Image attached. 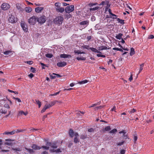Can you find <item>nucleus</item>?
<instances>
[{
  "mask_svg": "<svg viewBox=\"0 0 154 154\" xmlns=\"http://www.w3.org/2000/svg\"><path fill=\"white\" fill-rule=\"evenodd\" d=\"M31 147L34 150L40 149L41 148L39 146H38L37 145L35 144H33L32 145Z\"/></svg>",
  "mask_w": 154,
  "mask_h": 154,
  "instance_id": "obj_13",
  "label": "nucleus"
},
{
  "mask_svg": "<svg viewBox=\"0 0 154 154\" xmlns=\"http://www.w3.org/2000/svg\"><path fill=\"white\" fill-rule=\"evenodd\" d=\"M65 10H74V6L72 5L68 6Z\"/></svg>",
  "mask_w": 154,
  "mask_h": 154,
  "instance_id": "obj_22",
  "label": "nucleus"
},
{
  "mask_svg": "<svg viewBox=\"0 0 154 154\" xmlns=\"http://www.w3.org/2000/svg\"><path fill=\"white\" fill-rule=\"evenodd\" d=\"M10 6L7 3H3L1 6V8L2 10H8L10 8Z\"/></svg>",
  "mask_w": 154,
  "mask_h": 154,
  "instance_id": "obj_8",
  "label": "nucleus"
},
{
  "mask_svg": "<svg viewBox=\"0 0 154 154\" xmlns=\"http://www.w3.org/2000/svg\"><path fill=\"white\" fill-rule=\"evenodd\" d=\"M19 5H20L19 4H17L16 5L18 10H20L21 9V7Z\"/></svg>",
  "mask_w": 154,
  "mask_h": 154,
  "instance_id": "obj_63",
  "label": "nucleus"
},
{
  "mask_svg": "<svg viewBox=\"0 0 154 154\" xmlns=\"http://www.w3.org/2000/svg\"><path fill=\"white\" fill-rule=\"evenodd\" d=\"M55 5L58 8H59L61 4L59 2H56L55 4Z\"/></svg>",
  "mask_w": 154,
  "mask_h": 154,
  "instance_id": "obj_41",
  "label": "nucleus"
},
{
  "mask_svg": "<svg viewBox=\"0 0 154 154\" xmlns=\"http://www.w3.org/2000/svg\"><path fill=\"white\" fill-rule=\"evenodd\" d=\"M34 75L32 73H31L30 74H29L28 75L29 77L30 78H32L33 76Z\"/></svg>",
  "mask_w": 154,
  "mask_h": 154,
  "instance_id": "obj_60",
  "label": "nucleus"
},
{
  "mask_svg": "<svg viewBox=\"0 0 154 154\" xmlns=\"http://www.w3.org/2000/svg\"><path fill=\"white\" fill-rule=\"evenodd\" d=\"M117 131V130L116 129H114L111 130L110 132L109 133H113L114 134Z\"/></svg>",
  "mask_w": 154,
  "mask_h": 154,
  "instance_id": "obj_40",
  "label": "nucleus"
},
{
  "mask_svg": "<svg viewBox=\"0 0 154 154\" xmlns=\"http://www.w3.org/2000/svg\"><path fill=\"white\" fill-rule=\"evenodd\" d=\"M109 13V15L106 16V18H112V19H116L117 21L123 25L125 23L124 20L120 19L119 18H117V16L112 12V10H108Z\"/></svg>",
  "mask_w": 154,
  "mask_h": 154,
  "instance_id": "obj_1",
  "label": "nucleus"
},
{
  "mask_svg": "<svg viewBox=\"0 0 154 154\" xmlns=\"http://www.w3.org/2000/svg\"><path fill=\"white\" fill-rule=\"evenodd\" d=\"M4 107H5L7 108H8V109H9L10 108V106H9L8 104H5L4 105Z\"/></svg>",
  "mask_w": 154,
  "mask_h": 154,
  "instance_id": "obj_55",
  "label": "nucleus"
},
{
  "mask_svg": "<svg viewBox=\"0 0 154 154\" xmlns=\"http://www.w3.org/2000/svg\"><path fill=\"white\" fill-rule=\"evenodd\" d=\"M100 54H97V57H106V56L104 55L101 54H100V53H99Z\"/></svg>",
  "mask_w": 154,
  "mask_h": 154,
  "instance_id": "obj_47",
  "label": "nucleus"
},
{
  "mask_svg": "<svg viewBox=\"0 0 154 154\" xmlns=\"http://www.w3.org/2000/svg\"><path fill=\"white\" fill-rule=\"evenodd\" d=\"M123 34L121 33H119L116 36V38L120 40L122 38V36Z\"/></svg>",
  "mask_w": 154,
  "mask_h": 154,
  "instance_id": "obj_24",
  "label": "nucleus"
},
{
  "mask_svg": "<svg viewBox=\"0 0 154 154\" xmlns=\"http://www.w3.org/2000/svg\"><path fill=\"white\" fill-rule=\"evenodd\" d=\"M59 93H60V91H59L57 92L54 93V94H52L51 95L52 96H56V95H57L58 94H59Z\"/></svg>",
  "mask_w": 154,
  "mask_h": 154,
  "instance_id": "obj_58",
  "label": "nucleus"
},
{
  "mask_svg": "<svg viewBox=\"0 0 154 154\" xmlns=\"http://www.w3.org/2000/svg\"><path fill=\"white\" fill-rule=\"evenodd\" d=\"M136 111V109H131L128 111V112L130 114H132Z\"/></svg>",
  "mask_w": 154,
  "mask_h": 154,
  "instance_id": "obj_31",
  "label": "nucleus"
},
{
  "mask_svg": "<svg viewBox=\"0 0 154 154\" xmlns=\"http://www.w3.org/2000/svg\"><path fill=\"white\" fill-rule=\"evenodd\" d=\"M125 141H122L121 142L118 143H117L116 144L117 146H120L122 145L125 142Z\"/></svg>",
  "mask_w": 154,
  "mask_h": 154,
  "instance_id": "obj_33",
  "label": "nucleus"
},
{
  "mask_svg": "<svg viewBox=\"0 0 154 154\" xmlns=\"http://www.w3.org/2000/svg\"><path fill=\"white\" fill-rule=\"evenodd\" d=\"M76 59L78 60H86L85 57H77L76 58Z\"/></svg>",
  "mask_w": 154,
  "mask_h": 154,
  "instance_id": "obj_21",
  "label": "nucleus"
},
{
  "mask_svg": "<svg viewBox=\"0 0 154 154\" xmlns=\"http://www.w3.org/2000/svg\"><path fill=\"white\" fill-rule=\"evenodd\" d=\"M51 147L54 148H57V145L56 142H54L52 143Z\"/></svg>",
  "mask_w": 154,
  "mask_h": 154,
  "instance_id": "obj_27",
  "label": "nucleus"
},
{
  "mask_svg": "<svg viewBox=\"0 0 154 154\" xmlns=\"http://www.w3.org/2000/svg\"><path fill=\"white\" fill-rule=\"evenodd\" d=\"M144 66V63H143L140 65V68L138 74H139L142 70L143 69V67Z\"/></svg>",
  "mask_w": 154,
  "mask_h": 154,
  "instance_id": "obj_26",
  "label": "nucleus"
},
{
  "mask_svg": "<svg viewBox=\"0 0 154 154\" xmlns=\"http://www.w3.org/2000/svg\"><path fill=\"white\" fill-rule=\"evenodd\" d=\"M16 132L15 131H12L9 132H5L3 133L4 135H8V134H10V135H13Z\"/></svg>",
  "mask_w": 154,
  "mask_h": 154,
  "instance_id": "obj_17",
  "label": "nucleus"
},
{
  "mask_svg": "<svg viewBox=\"0 0 154 154\" xmlns=\"http://www.w3.org/2000/svg\"><path fill=\"white\" fill-rule=\"evenodd\" d=\"M60 57L63 58H66L68 57H71V56L69 54H62L60 55Z\"/></svg>",
  "mask_w": 154,
  "mask_h": 154,
  "instance_id": "obj_14",
  "label": "nucleus"
},
{
  "mask_svg": "<svg viewBox=\"0 0 154 154\" xmlns=\"http://www.w3.org/2000/svg\"><path fill=\"white\" fill-rule=\"evenodd\" d=\"M74 132L73 130L71 129H69V134L71 137H73L74 135Z\"/></svg>",
  "mask_w": 154,
  "mask_h": 154,
  "instance_id": "obj_16",
  "label": "nucleus"
},
{
  "mask_svg": "<svg viewBox=\"0 0 154 154\" xmlns=\"http://www.w3.org/2000/svg\"><path fill=\"white\" fill-rule=\"evenodd\" d=\"M57 65L59 67H63L66 65V62H59L57 63Z\"/></svg>",
  "mask_w": 154,
  "mask_h": 154,
  "instance_id": "obj_11",
  "label": "nucleus"
},
{
  "mask_svg": "<svg viewBox=\"0 0 154 154\" xmlns=\"http://www.w3.org/2000/svg\"><path fill=\"white\" fill-rule=\"evenodd\" d=\"M30 70L31 71V72L33 73L35 72L36 71L35 69L33 67H31Z\"/></svg>",
  "mask_w": 154,
  "mask_h": 154,
  "instance_id": "obj_44",
  "label": "nucleus"
},
{
  "mask_svg": "<svg viewBox=\"0 0 154 154\" xmlns=\"http://www.w3.org/2000/svg\"><path fill=\"white\" fill-rule=\"evenodd\" d=\"M63 20V17L61 16H57L53 20V22L55 24L58 25H61Z\"/></svg>",
  "mask_w": 154,
  "mask_h": 154,
  "instance_id": "obj_3",
  "label": "nucleus"
},
{
  "mask_svg": "<svg viewBox=\"0 0 154 154\" xmlns=\"http://www.w3.org/2000/svg\"><path fill=\"white\" fill-rule=\"evenodd\" d=\"M135 54L134 49L133 48H131V51L130 53V56H132Z\"/></svg>",
  "mask_w": 154,
  "mask_h": 154,
  "instance_id": "obj_23",
  "label": "nucleus"
},
{
  "mask_svg": "<svg viewBox=\"0 0 154 154\" xmlns=\"http://www.w3.org/2000/svg\"><path fill=\"white\" fill-rule=\"evenodd\" d=\"M26 63L29 64L31 65L33 63V62L32 60H29L26 62Z\"/></svg>",
  "mask_w": 154,
  "mask_h": 154,
  "instance_id": "obj_45",
  "label": "nucleus"
},
{
  "mask_svg": "<svg viewBox=\"0 0 154 154\" xmlns=\"http://www.w3.org/2000/svg\"><path fill=\"white\" fill-rule=\"evenodd\" d=\"M52 143L50 142H46V145L48 146H51Z\"/></svg>",
  "mask_w": 154,
  "mask_h": 154,
  "instance_id": "obj_52",
  "label": "nucleus"
},
{
  "mask_svg": "<svg viewBox=\"0 0 154 154\" xmlns=\"http://www.w3.org/2000/svg\"><path fill=\"white\" fill-rule=\"evenodd\" d=\"M108 49L107 47L106 46H100L98 47V49L99 51H102L103 50H106Z\"/></svg>",
  "mask_w": 154,
  "mask_h": 154,
  "instance_id": "obj_15",
  "label": "nucleus"
},
{
  "mask_svg": "<svg viewBox=\"0 0 154 154\" xmlns=\"http://www.w3.org/2000/svg\"><path fill=\"white\" fill-rule=\"evenodd\" d=\"M50 77H51V79H55V78H56V76H53V75H51V74L50 73Z\"/></svg>",
  "mask_w": 154,
  "mask_h": 154,
  "instance_id": "obj_62",
  "label": "nucleus"
},
{
  "mask_svg": "<svg viewBox=\"0 0 154 154\" xmlns=\"http://www.w3.org/2000/svg\"><path fill=\"white\" fill-rule=\"evenodd\" d=\"M82 48H83L86 49L88 50L90 49L92 52L95 53H102L101 52L98 51V50H97L96 48H90L89 46L88 45H84L82 46Z\"/></svg>",
  "mask_w": 154,
  "mask_h": 154,
  "instance_id": "obj_5",
  "label": "nucleus"
},
{
  "mask_svg": "<svg viewBox=\"0 0 154 154\" xmlns=\"http://www.w3.org/2000/svg\"><path fill=\"white\" fill-rule=\"evenodd\" d=\"M104 129L105 131H109L111 130L110 127V126H107L104 128Z\"/></svg>",
  "mask_w": 154,
  "mask_h": 154,
  "instance_id": "obj_34",
  "label": "nucleus"
},
{
  "mask_svg": "<svg viewBox=\"0 0 154 154\" xmlns=\"http://www.w3.org/2000/svg\"><path fill=\"white\" fill-rule=\"evenodd\" d=\"M45 108L47 109H48V108H50V107H51V106H50V104H47V105H45Z\"/></svg>",
  "mask_w": 154,
  "mask_h": 154,
  "instance_id": "obj_53",
  "label": "nucleus"
},
{
  "mask_svg": "<svg viewBox=\"0 0 154 154\" xmlns=\"http://www.w3.org/2000/svg\"><path fill=\"white\" fill-rule=\"evenodd\" d=\"M25 149L28 150V152L30 153H34V151L32 149H31L28 148L26 147H25Z\"/></svg>",
  "mask_w": 154,
  "mask_h": 154,
  "instance_id": "obj_25",
  "label": "nucleus"
},
{
  "mask_svg": "<svg viewBox=\"0 0 154 154\" xmlns=\"http://www.w3.org/2000/svg\"><path fill=\"white\" fill-rule=\"evenodd\" d=\"M47 109L45 108V106L44 107L43 109H42L41 111L42 113H43Z\"/></svg>",
  "mask_w": 154,
  "mask_h": 154,
  "instance_id": "obj_61",
  "label": "nucleus"
},
{
  "mask_svg": "<svg viewBox=\"0 0 154 154\" xmlns=\"http://www.w3.org/2000/svg\"><path fill=\"white\" fill-rule=\"evenodd\" d=\"M57 102V101L56 100H54L51 102L50 103V106H52L54 105Z\"/></svg>",
  "mask_w": 154,
  "mask_h": 154,
  "instance_id": "obj_36",
  "label": "nucleus"
},
{
  "mask_svg": "<svg viewBox=\"0 0 154 154\" xmlns=\"http://www.w3.org/2000/svg\"><path fill=\"white\" fill-rule=\"evenodd\" d=\"M37 21L40 23H44L46 21L45 17L42 16L39 18H37Z\"/></svg>",
  "mask_w": 154,
  "mask_h": 154,
  "instance_id": "obj_7",
  "label": "nucleus"
},
{
  "mask_svg": "<svg viewBox=\"0 0 154 154\" xmlns=\"http://www.w3.org/2000/svg\"><path fill=\"white\" fill-rule=\"evenodd\" d=\"M66 11V13H68V14H67L66 15V16L68 18H69L71 17V15L69 14V13H70L71 12H72L73 10H65Z\"/></svg>",
  "mask_w": 154,
  "mask_h": 154,
  "instance_id": "obj_20",
  "label": "nucleus"
},
{
  "mask_svg": "<svg viewBox=\"0 0 154 154\" xmlns=\"http://www.w3.org/2000/svg\"><path fill=\"white\" fill-rule=\"evenodd\" d=\"M89 21L88 20L83 21L79 23L80 25H88Z\"/></svg>",
  "mask_w": 154,
  "mask_h": 154,
  "instance_id": "obj_18",
  "label": "nucleus"
},
{
  "mask_svg": "<svg viewBox=\"0 0 154 154\" xmlns=\"http://www.w3.org/2000/svg\"><path fill=\"white\" fill-rule=\"evenodd\" d=\"M44 8L42 7H37L35 8V10H43Z\"/></svg>",
  "mask_w": 154,
  "mask_h": 154,
  "instance_id": "obj_59",
  "label": "nucleus"
},
{
  "mask_svg": "<svg viewBox=\"0 0 154 154\" xmlns=\"http://www.w3.org/2000/svg\"><path fill=\"white\" fill-rule=\"evenodd\" d=\"M40 64L42 66V68L43 69H45V66H46V65L44 64V63H41Z\"/></svg>",
  "mask_w": 154,
  "mask_h": 154,
  "instance_id": "obj_51",
  "label": "nucleus"
},
{
  "mask_svg": "<svg viewBox=\"0 0 154 154\" xmlns=\"http://www.w3.org/2000/svg\"><path fill=\"white\" fill-rule=\"evenodd\" d=\"M126 133V131L125 130H122L119 132V134H123V137L125 139V140H126L127 139H128L129 140H130V141L131 140L128 137V135L125 134Z\"/></svg>",
  "mask_w": 154,
  "mask_h": 154,
  "instance_id": "obj_9",
  "label": "nucleus"
},
{
  "mask_svg": "<svg viewBox=\"0 0 154 154\" xmlns=\"http://www.w3.org/2000/svg\"><path fill=\"white\" fill-rule=\"evenodd\" d=\"M87 135H84L83 134H82L80 136V139H84L87 138Z\"/></svg>",
  "mask_w": 154,
  "mask_h": 154,
  "instance_id": "obj_30",
  "label": "nucleus"
},
{
  "mask_svg": "<svg viewBox=\"0 0 154 154\" xmlns=\"http://www.w3.org/2000/svg\"><path fill=\"white\" fill-rule=\"evenodd\" d=\"M88 80H84L82 81H80L78 82V83L80 84H82L86 83L88 82Z\"/></svg>",
  "mask_w": 154,
  "mask_h": 154,
  "instance_id": "obj_28",
  "label": "nucleus"
},
{
  "mask_svg": "<svg viewBox=\"0 0 154 154\" xmlns=\"http://www.w3.org/2000/svg\"><path fill=\"white\" fill-rule=\"evenodd\" d=\"M111 4L109 1L108 0L102 1L99 5V6H102L104 7L105 10H110L109 8Z\"/></svg>",
  "mask_w": 154,
  "mask_h": 154,
  "instance_id": "obj_2",
  "label": "nucleus"
},
{
  "mask_svg": "<svg viewBox=\"0 0 154 154\" xmlns=\"http://www.w3.org/2000/svg\"><path fill=\"white\" fill-rule=\"evenodd\" d=\"M125 150L124 149H122L120 151V154H125Z\"/></svg>",
  "mask_w": 154,
  "mask_h": 154,
  "instance_id": "obj_57",
  "label": "nucleus"
},
{
  "mask_svg": "<svg viewBox=\"0 0 154 154\" xmlns=\"http://www.w3.org/2000/svg\"><path fill=\"white\" fill-rule=\"evenodd\" d=\"M79 140L78 138L77 137H75L74 139V142L75 143H78L79 142Z\"/></svg>",
  "mask_w": 154,
  "mask_h": 154,
  "instance_id": "obj_32",
  "label": "nucleus"
},
{
  "mask_svg": "<svg viewBox=\"0 0 154 154\" xmlns=\"http://www.w3.org/2000/svg\"><path fill=\"white\" fill-rule=\"evenodd\" d=\"M12 149L13 150L16 151H21V149L20 148H12Z\"/></svg>",
  "mask_w": 154,
  "mask_h": 154,
  "instance_id": "obj_43",
  "label": "nucleus"
},
{
  "mask_svg": "<svg viewBox=\"0 0 154 154\" xmlns=\"http://www.w3.org/2000/svg\"><path fill=\"white\" fill-rule=\"evenodd\" d=\"M28 112H24L23 111H20L19 112L18 116H20L23 114L26 116L27 115Z\"/></svg>",
  "mask_w": 154,
  "mask_h": 154,
  "instance_id": "obj_19",
  "label": "nucleus"
},
{
  "mask_svg": "<svg viewBox=\"0 0 154 154\" xmlns=\"http://www.w3.org/2000/svg\"><path fill=\"white\" fill-rule=\"evenodd\" d=\"M41 148H43L44 149H46L47 150H49V146H42V147H41Z\"/></svg>",
  "mask_w": 154,
  "mask_h": 154,
  "instance_id": "obj_42",
  "label": "nucleus"
},
{
  "mask_svg": "<svg viewBox=\"0 0 154 154\" xmlns=\"http://www.w3.org/2000/svg\"><path fill=\"white\" fill-rule=\"evenodd\" d=\"M137 136L134 135V142L135 143L137 139Z\"/></svg>",
  "mask_w": 154,
  "mask_h": 154,
  "instance_id": "obj_50",
  "label": "nucleus"
},
{
  "mask_svg": "<svg viewBox=\"0 0 154 154\" xmlns=\"http://www.w3.org/2000/svg\"><path fill=\"white\" fill-rule=\"evenodd\" d=\"M94 128H91L90 129H88V131L90 132H94Z\"/></svg>",
  "mask_w": 154,
  "mask_h": 154,
  "instance_id": "obj_48",
  "label": "nucleus"
},
{
  "mask_svg": "<svg viewBox=\"0 0 154 154\" xmlns=\"http://www.w3.org/2000/svg\"><path fill=\"white\" fill-rule=\"evenodd\" d=\"M6 141H8V142H6L5 143V144L8 146H12L13 145L12 142H11L12 141L11 139H7L5 140Z\"/></svg>",
  "mask_w": 154,
  "mask_h": 154,
  "instance_id": "obj_12",
  "label": "nucleus"
},
{
  "mask_svg": "<svg viewBox=\"0 0 154 154\" xmlns=\"http://www.w3.org/2000/svg\"><path fill=\"white\" fill-rule=\"evenodd\" d=\"M20 25L21 27L23 29V30L25 32H27L28 30L27 25L24 23H21Z\"/></svg>",
  "mask_w": 154,
  "mask_h": 154,
  "instance_id": "obj_10",
  "label": "nucleus"
},
{
  "mask_svg": "<svg viewBox=\"0 0 154 154\" xmlns=\"http://www.w3.org/2000/svg\"><path fill=\"white\" fill-rule=\"evenodd\" d=\"M133 79V78H132V74H131V75L129 79V80L131 82Z\"/></svg>",
  "mask_w": 154,
  "mask_h": 154,
  "instance_id": "obj_64",
  "label": "nucleus"
},
{
  "mask_svg": "<svg viewBox=\"0 0 154 154\" xmlns=\"http://www.w3.org/2000/svg\"><path fill=\"white\" fill-rule=\"evenodd\" d=\"M13 11L12 10H11L9 11L11 14H9L8 20L10 23H14L16 22H17V18H15L13 15L11 14H12Z\"/></svg>",
  "mask_w": 154,
  "mask_h": 154,
  "instance_id": "obj_4",
  "label": "nucleus"
},
{
  "mask_svg": "<svg viewBox=\"0 0 154 154\" xmlns=\"http://www.w3.org/2000/svg\"><path fill=\"white\" fill-rule=\"evenodd\" d=\"M52 151V150H51ZM52 152H62V151L60 150V149H58L56 150H52Z\"/></svg>",
  "mask_w": 154,
  "mask_h": 154,
  "instance_id": "obj_35",
  "label": "nucleus"
},
{
  "mask_svg": "<svg viewBox=\"0 0 154 154\" xmlns=\"http://www.w3.org/2000/svg\"><path fill=\"white\" fill-rule=\"evenodd\" d=\"M12 53V51L10 50L6 51L3 53L5 55H8L9 54H11Z\"/></svg>",
  "mask_w": 154,
  "mask_h": 154,
  "instance_id": "obj_29",
  "label": "nucleus"
},
{
  "mask_svg": "<svg viewBox=\"0 0 154 154\" xmlns=\"http://www.w3.org/2000/svg\"><path fill=\"white\" fill-rule=\"evenodd\" d=\"M37 21V18L35 16H33L31 17L28 20V22L30 25H34Z\"/></svg>",
  "mask_w": 154,
  "mask_h": 154,
  "instance_id": "obj_6",
  "label": "nucleus"
},
{
  "mask_svg": "<svg viewBox=\"0 0 154 154\" xmlns=\"http://www.w3.org/2000/svg\"><path fill=\"white\" fill-rule=\"evenodd\" d=\"M154 38V36L153 35H150L149 36L148 38L149 39H153Z\"/></svg>",
  "mask_w": 154,
  "mask_h": 154,
  "instance_id": "obj_54",
  "label": "nucleus"
},
{
  "mask_svg": "<svg viewBox=\"0 0 154 154\" xmlns=\"http://www.w3.org/2000/svg\"><path fill=\"white\" fill-rule=\"evenodd\" d=\"M100 8L99 6H97L94 8H90V10H98Z\"/></svg>",
  "mask_w": 154,
  "mask_h": 154,
  "instance_id": "obj_56",
  "label": "nucleus"
},
{
  "mask_svg": "<svg viewBox=\"0 0 154 154\" xmlns=\"http://www.w3.org/2000/svg\"><path fill=\"white\" fill-rule=\"evenodd\" d=\"M53 75H56V77L57 78H61L62 77V76L59 74H57L55 73H53Z\"/></svg>",
  "mask_w": 154,
  "mask_h": 154,
  "instance_id": "obj_49",
  "label": "nucleus"
},
{
  "mask_svg": "<svg viewBox=\"0 0 154 154\" xmlns=\"http://www.w3.org/2000/svg\"><path fill=\"white\" fill-rule=\"evenodd\" d=\"M53 56V55L51 54L48 53L46 54V57L48 58H51Z\"/></svg>",
  "mask_w": 154,
  "mask_h": 154,
  "instance_id": "obj_38",
  "label": "nucleus"
},
{
  "mask_svg": "<svg viewBox=\"0 0 154 154\" xmlns=\"http://www.w3.org/2000/svg\"><path fill=\"white\" fill-rule=\"evenodd\" d=\"M35 101H36V104H37L38 105V107L39 108L40 107L41 105V103L40 102V101L38 100H36Z\"/></svg>",
  "mask_w": 154,
  "mask_h": 154,
  "instance_id": "obj_39",
  "label": "nucleus"
},
{
  "mask_svg": "<svg viewBox=\"0 0 154 154\" xmlns=\"http://www.w3.org/2000/svg\"><path fill=\"white\" fill-rule=\"evenodd\" d=\"M113 50H116L117 51H119L122 52H123V50L121 48H112Z\"/></svg>",
  "mask_w": 154,
  "mask_h": 154,
  "instance_id": "obj_37",
  "label": "nucleus"
},
{
  "mask_svg": "<svg viewBox=\"0 0 154 154\" xmlns=\"http://www.w3.org/2000/svg\"><path fill=\"white\" fill-rule=\"evenodd\" d=\"M74 52L75 54H81V51L80 50H74Z\"/></svg>",
  "mask_w": 154,
  "mask_h": 154,
  "instance_id": "obj_46",
  "label": "nucleus"
}]
</instances>
